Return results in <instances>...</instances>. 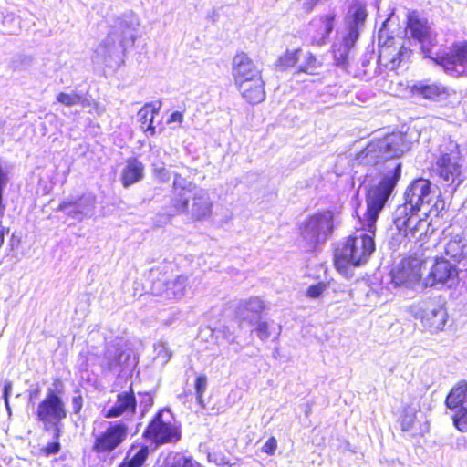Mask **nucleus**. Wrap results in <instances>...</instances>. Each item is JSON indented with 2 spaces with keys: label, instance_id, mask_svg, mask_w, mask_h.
Instances as JSON below:
<instances>
[{
  "label": "nucleus",
  "instance_id": "f257e3e1",
  "mask_svg": "<svg viewBox=\"0 0 467 467\" xmlns=\"http://www.w3.org/2000/svg\"><path fill=\"white\" fill-rule=\"evenodd\" d=\"M401 177V164L398 163L395 168L379 179L378 183L371 185L365 193L366 211L364 213L365 223L361 229L374 234L376 222L380 212L385 207L389 198L393 192Z\"/></svg>",
  "mask_w": 467,
  "mask_h": 467
},
{
  "label": "nucleus",
  "instance_id": "f03ea898",
  "mask_svg": "<svg viewBox=\"0 0 467 467\" xmlns=\"http://www.w3.org/2000/svg\"><path fill=\"white\" fill-rule=\"evenodd\" d=\"M374 250L375 243L372 236H348L334 251L335 266L341 274L348 275L350 266L357 267L366 263Z\"/></svg>",
  "mask_w": 467,
  "mask_h": 467
},
{
  "label": "nucleus",
  "instance_id": "7ed1b4c3",
  "mask_svg": "<svg viewBox=\"0 0 467 467\" xmlns=\"http://www.w3.org/2000/svg\"><path fill=\"white\" fill-rule=\"evenodd\" d=\"M408 150L405 137L400 133H391L378 142H369L358 152L355 159L363 165H375L379 162V153L387 158L400 157Z\"/></svg>",
  "mask_w": 467,
  "mask_h": 467
},
{
  "label": "nucleus",
  "instance_id": "20e7f679",
  "mask_svg": "<svg viewBox=\"0 0 467 467\" xmlns=\"http://www.w3.org/2000/svg\"><path fill=\"white\" fill-rule=\"evenodd\" d=\"M461 152L458 146L446 152H441L432 163L430 171L432 176L439 178L446 187L455 192L463 182L461 164Z\"/></svg>",
  "mask_w": 467,
  "mask_h": 467
},
{
  "label": "nucleus",
  "instance_id": "39448f33",
  "mask_svg": "<svg viewBox=\"0 0 467 467\" xmlns=\"http://www.w3.org/2000/svg\"><path fill=\"white\" fill-rule=\"evenodd\" d=\"M36 416L46 431L53 430L54 438L57 440L61 421L67 417V410L62 398L55 390H47L45 399L37 406Z\"/></svg>",
  "mask_w": 467,
  "mask_h": 467
},
{
  "label": "nucleus",
  "instance_id": "423d86ee",
  "mask_svg": "<svg viewBox=\"0 0 467 467\" xmlns=\"http://www.w3.org/2000/svg\"><path fill=\"white\" fill-rule=\"evenodd\" d=\"M143 436L159 445L178 441L181 439V431L171 411L164 409L155 415Z\"/></svg>",
  "mask_w": 467,
  "mask_h": 467
},
{
  "label": "nucleus",
  "instance_id": "0eeeda50",
  "mask_svg": "<svg viewBox=\"0 0 467 467\" xmlns=\"http://www.w3.org/2000/svg\"><path fill=\"white\" fill-rule=\"evenodd\" d=\"M136 363L131 350L126 348L121 340H117L115 343L107 345L99 365L104 373L119 376L123 372L131 371Z\"/></svg>",
  "mask_w": 467,
  "mask_h": 467
},
{
  "label": "nucleus",
  "instance_id": "6e6552de",
  "mask_svg": "<svg viewBox=\"0 0 467 467\" xmlns=\"http://www.w3.org/2000/svg\"><path fill=\"white\" fill-rule=\"evenodd\" d=\"M405 33L408 38L417 41L424 56L432 58L431 48L436 45L437 35L431 29L427 18L421 17L418 11L408 12L405 20Z\"/></svg>",
  "mask_w": 467,
  "mask_h": 467
},
{
  "label": "nucleus",
  "instance_id": "1a4fd4ad",
  "mask_svg": "<svg viewBox=\"0 0 467 467\" xmlns=\"http://www.w3.org/2000/svg\"><path fill=\"white\" fill-rule=\"evenodd\" d=\"M334 214L330 210L318 211L308 215L299 225L301 237L308 243L324 242L333 230Z\"/></svg>",
  "mask_w": 467,
  "mask_h": 467
},
{
  "label": "nucleus",
  "instance_id": "9d476101",
  "mask_svg": "<svg viewBox=\"0 0 467 467\" xmlns=\"http://www.w3.org/2000/svg\"><path fill=\"white\" fill-rule=\"evenodd\" d=\"M129 435V428L121 420L107 422L103 431L94 434L92 450L98 455L109 453L120 446Z\"/></svg>",
  "mask_w": 467,
  "mask_h": 467
},
{
  "label": "nucleus",
  "instance_id": "9b49d317",
  "mask_svg": "<svg viewBox=\"0 0 467 467\" xmlns=\"http://www.w3.org/2000/svg\"><path fill=\"white\" fill-rule=\"evenodd\" d=\"M426 259L414 255L404 257L396 269L392 271L391 281L395 286L412 288L421 279V270L425 266Z\"/></svg>",
  "mask_w": 467,
  "mask_h": 467
},
{
  "label": "nucleus",
  "instance_id": "f8f14e48",
  "mask_svg": "<svg viewBox=\"0 0 467 467\" xmlns=\"http://www.w3.org/2000/svg\"><path fill=\"white\" fill-rule=\"evenodd\" d=\"M431 59L446 71H457L467 76V41L455 42L448 52Z\"/></svg>",
  "mask_w": 467,
  "mask_h": 467
},
{
  "label": "nucleus",
  "instance_id": "ddd939ff",
  "mask_svg": "<svg viewBox=\"0 0 467 467\" xmlns=\"http://www.w3.org/2000/svg\"><path fill=\"white\" fill-rule=\"evenodd\" d=\"M415 317L420 318L423 326L431 333L443 330L448 320V313L441 297L437 302H428L424 308L415 313Z\"/></svg>",
  "mask_w": 467,
  "mask_h": 467
},
{
  "label": "nucleus",
  "instance_id": "4468645a",
  "mask_svg": "<svg viewBox=\"0 0 467 467\" xmlns=\"http://www.w3.org/2000/svg\"><path fill=\"white\" fill-rule=\"evenodd\" d=\"M457 266L443 257H436L427 275L424 285L426 287H433L438 285H445L458 276Z\"/></svg>",
  "mask_w": 467,
  "mask_h": 467
},
{
  "label": "nucleus",
  "instance_id": "2eb2a0df",
  "mask_svg": "<svg viewBox=\"0 0 467 467\" xmlns=\"http://www.w3.org/2000/svg\"><path fill=\"white\" fill-rule=\"evenodd\" d=\"M418 213L417 209L405 202L397 207L393 222L398 231L405 237L414 236L424 223L423 220L415 218Z\"/></svg>",
  "mask_w": 467,
  "mask_h": 467
},
{
  "label": "nucleus",
  "instance_id": "dca6fc26",
  "mask_svg": "<svg viewBox=\"0 0 467 467\" xmlns=\"http://www.w3.org/2000/svg\"><path fill=\"white\" fill-rule=\"evenodd\" d=\"M232 75L234 82H238L261 77L262 72L247 53L238 51L232 60Z\"/></svg>",
  "mask_w": 467,
  "mask_h": 467
},
{
  "label": "nucleus",
  "instance_id": "f3484780",
  "mask_svg": "<svg viewBox=\"0 0 467 467\" xmlns=\"http://www.w3.org/2000/svg\"><path fill=\"white\" fill-rule=\"evenodd\" d=\"M195 186L192 182L186 181L179 175L173 181V195L171 197V208L174 214L187 213L189 208L190 195Z\"/></svg>",
  "mask_w": 467,
  "mask_h": 467
},
{
  "label": "nucleus",
  "instance_id": "a211bd4d",
  "mask_svg": "<svg viewBox=\"0 0 467 467\" xmlns=\"http://www.w3.org/2000/svg\"><path fill=\"white\" fill-rule=\"evenodd\" d=\"M431 187L430 180L422 177L415 179L405 190L404 202L420 211L421 206L428 202L427 198L431 193Z\"/></svg>",
  "mask_w": 467,
  "mask_h": 467
},
{
  "label": "nucleus",
  "instance_id": "6ab92c4d",
  "mask_svg": "<svg viewBox=\"0 0 467 467\" xmlns=\"http://www.w3.org/2000/svg\"><path fill=\"white\" fill-rule=\"evenodd\" d=\"M241 96L251 105L263 102L265 99V82L262 76L234 82Z\"/></svg>",
  "mask_w": 467,
  "mask_h": 467
},
{
  "label": "nucleus",
  "instance_id": "aec40b11",
  "mask_svg": "<svg viewBox=\"0 0 467 467\" xmlns=\"http://www.w3.org/2000/svg\"><path fill=\"white\" fill-rule=\"evenodd\" d=\"M137 401L133 390H125L117 395L114 404L105 410L108 419L120 416L129 417L135 413Z\"/></svg>",
  "mask_w": 467,
  "mask_h": 467
},
{
  "label": "nucleus",
  "instance_id": "412c9836",
  "mask_svg": "<svg viewBox=\"0 0 467 467\" xmlns=\"http://www.w3.org/2000/svg\"><path fill=\"white\" fill-rule=\"evenodd\" d=\"M337 15L335 13H328L321 15L317 19L311 22V35L313 42L317 45H323L329 38L332 33Z\"/></svg>",
  "mask_w": 467,
  "mask_h": 467
},
{
  "label": "nucleus",
  "instance_id": "4be33fe9",
  "mask_svg": "<svg viewBox=\"0 0 467 467\" xmlns=\"http://www.w3.org/2000/svg\"><path fill=\"white\" fill-rule=\"evenodd\" d=\"M265 305L258 296H252L237 308L236 317L241 322H247L250 325L262 318V313Z\"/></svg>",
  "mask_w": 467,
  "mask_h": 467
},
{
  "label": "nucleus",
  "instance_id": "5701e85b",
  "mask_svg": "<svg viewBox=\"0 0 467 467\" xmlns=\"http://www.w3.org/2000/svg\"><path fill=\"white\" fill-rule=\"evenodd\" d=\"M410 93L424 99L438 101L448 95V88L437 82L420 81L410 87Z\"/></svg>",
  "mask_w": 467,
  "mask_h": 467
},
{
  "label": "nucleus",
  "instance_id": "b1692460",
  "mask_svg": "<svg viewBox=\"0 0 467 467\" xmlns=\"http://www.w3.org/2000/svg\"><path fill=\"white\" fill-rule=\"evenodd\" d=\"M144 177V165L136 157L129 158L122 169L120 180L122 186L128 188L132 184L140 182Z\"/></svg>",
  "mask_w": 467,
  "mask_h": 467
},
{
  "label": "nucleus",
  "instance_id": "393cba45",
  "mask_svg": "<svg viewBox=\"0 0 467 467\" xmlns=\"http://www.w3.org/2000/svg\"><path fill=\"white\" fill-rule=\"evenodd\" d=\"M57 101L66 107H72L77 104H81L83 107H92L98 114H101L104 111V108L99 102L91 101L77 92H59L57 95Z\"/></svg>",
  "mask_w": 467,
  "mask_h": 467
},
{
  "label": "nucleus",
  "instance_id": "a878e982",
  "mask_svg": "<svg viewBox=\"0 0 467 467\" xmlns=\"http://www.w3.org/2000/svg\"><path fill=\"white\" fill-rule=\"evenodd\" d=\"M444 253L453 262H462L467 257V240L459 234L451 236L445 245Z\"/></svg>",
  "mask_w": 467,
  "mask_h": 467
},
{
  "label": "nucleus",
  "instance_id": "bb28decb",
  "mask_svg": "<svg viewBox=\"0 0 467 467\" xmlns=\"http://www.w3.org/2000/svg\"><path fill=\"white\" fill-rule=\"evenodd\" d=\"M160 106L155 103H146L138 112L140 129L150 136L156 134V127L153 124L154 118L159 114Z\"/></svg>",
  "mask_w": 467,
  "mask_h": 467
},
{
  "label": "nucleus",
  "instance_id": "cd10ccee",
  "mask_svg": "<svg viewBox=\"0 0 467 467\" xmlns=\"http://www.w3.org/2000/svg\"><path fill=\"white\" fill-rule=\"evenodd\" d=\"M467 382L462 381L451 389L446 397L445 404L450 410L464 408L462 405L466 400Z\"/></svg>",
  "mask_w": 467,
  "mask_h": 467
},
{
  "label": "nucleus",
  "instance_id": "c85d7f7f",
  "mask_svg": "<svg viewBox=\"0 0 467 467\" xmlns=\"http://www.w3.org/2000/svg\"><path fill=\"white\" fill-rule=\"evenodd\" d=\"M212 203L204 194L194 195L192 203V216L200 221L210 216L212 213Z\"/></svg>",
  "mask_w": 467,
  "mask_h": 467
},
{
  "label": "nucleus",
  "instance_id": "c756f323",
  "mask_svg": "<svg viewBox=\"0 0 467 467\" xmlns=\"http://www.w3.org/2000/svg\"><path fill=\"white\" fill-rule=\"evenodd\" d=\"M150 454V449L142 443L132 444L127 451L124 458L143 467Z\"/></svg>",
  "mask_w": 467,
  "mask_h": 467
},
{
  "label": "nucleus",
  "instance_id": "7c9ffc66",
  "mask_svg": "<svg viewBox=\"0 0 467 467\" xmlns=\"http://www.w3.org/2000/svg\"><path fill=\"white\" fill-rule=\"evenodd\" d=\"M302 48L285 50L277 59L276 66L281 70H286L295 67L301 57Z\"/></svg>",
  "mask_w": 467,
  "mask_h": 467
},
{
  "label": "nucleus",
  "instance_id": "2f4dec72",
  "mask_svg": "<svg viewBox=\"0 0 467 467\" xmlns=\"http://www.w3.org/2000/svg\"><path fill=\"white\" fill-rule=\"evenodd\" d=\"M322 66V62L317 55L312 52H307L305 57L303 64L296 67V73H305L307 75H316L318 68Z\"/></svg>",
  "mask_w": 467,
  "mask_h": 467
},
{
  "label": "nucleus",
  "instance_id": "473e14b6",
  "mask_svg": "<svg viewBox=\"0 0 467 467\" xmlns=\"http://www.w3.org/2000/svg\"><path fill=\"white\" fill-rule=\"evenodd\" d=\"M354 11L349 16L348 26L363 27L368 16L366 5L356 0L353 3Z\"/></svg>",
  "mask_w": 467,
  "mask_h": 467
},
{
  "label": "nucleus",
  "instance_id": "72a5a7b5",
  "mask_svg": "<svg viewBox=\"0 0 467 467\" xmlns=\"http://www.w3.org/2000/svg\"><path fill=\"white\" fill-rule=\"evenodd\" d=\"M81 198H78V199H68V200H64L62 201L59 204H58V207H57V210L58 211H67V214L69 216H72V217H75L77 215H79L83 213V210L81 208V205L79 203V200Z\"/></svg>",
  "mask_w": 467,
  "mask_h": 467
},
{
  "label": "nucleus",
  "instance_id": "f704fd0d",
  "mask_svg": "<svg viewBox=\"0 0 467 467\" xmlns=\"http://www.w3.org/2000/svg\"><path fill=\"white\" fill-rule=\"evenodd\" d=\"M453 425L462 431L467 432V408H460L452 417Z\"/></svg>",
  "mask_w": 467,
  "mask_h": 467
},
{
  "label": "nucleus",
  "instance_id": "c9c22d12",
  "mask_svg": "<svg viewBox=\"0 0 467 467\" xmlns=\"http://www.w3.org/2000/svg\"><path fill=\"white\" fill-rule=\"evenodd\" d=\"M194 389L197 402L204 407L203 395L207 389V377L205 375H200L196 378Z\"/></svg>",
  "mask_w": 467,
  "mask_h": 467
},
{
  "label": "nucleus",
  "instance_id": "e433bc0d",
  "mask_svg": "<svg viewBox=\"0 0 467 467\" xmlns=\"http://www.w3.org/2000/svg\"><path fill=\"white\" fill-rule=\"evenodd\" d=\"M254 332L258 338L262 341L267 340L271 336L270 323L265 320L259 319L253 324Z\"/></svg>",
  "mask_w": 467,
  "mask_h": 467
},
{
  "label": "nucleus",
  "instance_id": "4c0bfd02",
  "mask_svg": "<svg viewBox=\"0 0 467 467\" xmlns=\"http://www.w3.org/2000/svg\"><path fill=\"white\" fill-rule=\"evenodd\" d=\"M170 467H202L199 462L192 460V458L185 457L183 455H175L173 457L171 465Z\"/></svg>",
  "mask_w": 467,
  "mask_h": 467
},
{
  "label": "nucleus",
  "instance_id": "58836bf2",
  "mask_svg": "<svg viewBox=\"0 0 467 467\" xmlns=\"http://www.w3.org/2000/svg\"><path fill=\"white\" fill-rule=\"evenodd\" d=\"M361 27L348 25V33L344 37V42L348 47H353L357 42Z\"/></svg>",
  "mask_w": 467,
  "mask_h": 467
},
{
  "label": "nucleus",
  "instance_id": "ea45409f",
  "mask_svg": "<svg viewBox=\"0 0 467 467\" xmlns=\"http://www.w3.org/2000/svg\"><path fill=\"white\" fill-rule=\"evenodd\" d=\"M156 358L159 359L162 364L169 361L171 358V352L163 343H158L155 345Z\"/></svg>",
  "mask_w": 467,
  "mask_h": 467
},
{
  "label": "nucleus",
  "instance_id": "a19ab883",
  "mask_svg": "<svg viewBox=\"0 0 467 467\" xmlns=\"http://www.w3.org/2000/svg\"><path fill=\"white\" fill-rule=\"evenodd\" d=\"M411 51L404 47H401L399 51L391 57L390 62L392 64L391 68L396 69L400 67L402 57L406 54H410Z\"/></svg>",
  "mask_w": 467,
  "mask_h": 467
},
{
  "label": "nucleus",
  "instance_id": "79ce46f5",
  "mask_svg": "<svg viewBox=\"0 0 467 467\" xmlns=\"http://www.w3.org/2000/svg\"><path fill=\"white\" fill-rule=\"evenodd\" d=\"M334 289L330 285V282L325 283V282H318L317 284H314L310 285L307 289V292H324L325 290Z\"/></svg>",
  "mask_w": 467,
  "mask_h": 467
},
{
  "label": "nucleus",
  "instance_id": "37998d69",
  "mask_svg": "<svg viewBox=\"0 0 467 467\" xmlns=\"http://www.w3.org/2000/svg\"><path fill=\"white\" fill-rule=\"evenodd\" d=\"M277 447V441L276 440L272 437L268 439V441L263 445V451L267 454H274Z\"/></svg>",
  "mask_w": 467,
  "mask_h": 467
},
{
  "label": "nucleus",
  "instance_id": "c03bdc74",
  "mask_svg": "<svg viewBox=\"0 0 467 467\" xmlns=\"http://www.w3.org/2000/svg\"><path fill=\"white\" fill-rule=\"evenodd\" d=\"M414 420H415L414 414H411V415L406 414L404 416V418L402 419V422H401L402 430L405 431H410L414 424Z\"/></svg>",
  "mask_w": 467,
  "mask_h": 467
},
{
  "label": "nucleus",
  "instance_id": "a18cd8bd",
  "mask_svg": "<svg viewBox=\"0 0 467 467\" xmlns=\"http://www.w3.org/2000/svg\"><path fill=\"white\" fill-rule=\"evenodd\" d=\"M153 174L160 181L165 182L169 180V172L165 167H159L153 169Z\"/></svg>",
  "mask_w": 467,
  "mask_h": 467
},
{
  "label": "nucleus",
  "instance_id": "49530a36",
  "mask_svg": "<svg viewBox=\"0 0 467 467\" xmlns=\"http://www.w3.org/2000/svg\"><path fill=\"white\" fill-rule=\"evenodd\" d=\"M83 406V399L80 395L74 396L72 399V410L74 413H78Z\"/></svg>",
  "mask_w": 467,
  "mask_h": 467
},
{
  "label": "nucleus",
  "instance_id": "de8ad7c7",
  "mask_svg": "<svg viewBox=\"0 0 467 467\" xmlns=\"http://www.w3.org/2000/svg\"><path fill=\"white\" fill-rule=\"evenodd\" d=\"M428 227H430V223H428ZM433 232H434V230H433V229H431V231L429 232V228H427L423 234H420L419 235L418 240H419L420 242H421V243H420V247H422V249H423V250H427V249L429 248L428 246H426V247H423V246H424V244L427 243L426 239H427V238H428L431 234H433Z\"/></svg>",
  "mask_w": 467,
  "mask_h": 467
},
{
  "label": "nucleus",
  "instance_id": "09e8293b",
  "mask_svg": "<svg viewBox=\"0 0 467 467\" xmlns=\"http://www.w3.org/2000/svg\"><path fill=\"white\" fill-rule=\"evenodd\" d=\"M183 120V114L182 112H180V111H174L172 112L169 119H168V123H171V122H178V123H182Z\"/></svg>",
  "mask_w": 467,
  "mask_h": 467
},
{
  "label": "nucleus",
  "instance_id": "8fccbe9b",
  "mask_svg": "<svg viewBox=\"0 0 467 467\" xmlns=\"http://www.w3.org/2000/svg\"><path fill=\"white\" fill-rule=\"evenodd\" d=\"M60 450V444L57 441L50 442L46 447V451L47 454H54L58 452Z\"/></svg>",
  "mask_w": 467,
  "mask_h": 467
},
{
  "label": "nucleus",
  "instance_id": "3c124183",
  "mask_svg": "<svg viewBox=\"0 0 467 467\" xmlns=\"http://www.w3.org/2000/svg\"><path fill=\"white\" fill-rule=\"evenodd\" d=\"M153 403V398L150 393H144L142 395V399L140 404L144 407V409H148Z\"/></svg>",
  "mask_w": 467,
  "mask_h": 467
},
{
  "label": "nucleus",
  "instance_id": "603ef678",
  "mask_svg": "<svg viewBox=\"0 0 467 467\" xmlns=\"http://www.w3.org/2000/svg\"><path fill=\"white\" fill-rule=\"evenodd\" d=\"M11 391H12V382L5 381V385H4V393H3L4 401H7V399H9Z\"/></svg>",
  "mask_w": 467,
  "mask_h": 467
},
{
  "label": "nucleus",
  "instance_id": "864d4df0",
  "mask_svg": "<svg viewBox=\"0 0 467 467\" xmlns=\"http://www.w3.org/2000/svg\"><path fill=\"white\" fill-rule=\"evenodd\" d=\"M322 0H306L305 3L304 9L306 12H310L314 9V7L320 3Z\"/></svg>",
  "mask_w": 467,
  "mask_h": 467
},
{
  "label": "nucleus",
  "instance_id": "5fc2aeb1",
  "mask_svg": "<svg viewBox=\"0 0 467 467\" xmlns=\"http://www.w3.org/2000/svg\"><path fill=\"white\" fill-rule=\"evenodd\" d=\"M389 47H390L387 46L386 43L379 47V58L386 57L390 55V53L389 52Z\"/></svg>",
  "mask_w": 467,
  "mask_h": 467
},
{
  "label": "nucleus",
  "instance_id": "6e6d98bb",
  "mask_svg": "<svg viewBox=\"0 0 467 467\" xmlns=\"http://www.w3.org/2000/svg\"><path fill=\"white\" fill-rule=\"evenodd\" d=\"M39 394V389H36L35 390H31L29 393V399L32 400L33 399H36L38 397Z\"/></svg>",
  "mask_w": 467,
  "mask_h": 467
},
{
  "label": "nucleus",
  "instance_id": "4d7b16f0",
  "mask_svg": "<svg viewBox=\"0 0 467 467\" xmlns=\"http://www.w3.org/2000/svg\"><path fill=\"white\" fill-rule=\"evenodd\" d=\"M348 62V57H347V55H342V57L340 58H338V62L337 63V65L339 64H347Z\"/></svg>",
  "mask_w": 467,
  "mask_h": 467
},
{
  "label": "nucleus",
  "instance_id": "13d9d810",
  "mask_svg": "<svg viewBox=\"0 0 467 467\" xmlns=\"http://www.w3.org/2000/svg\"><path fill=\"white\" fill-rule=\"evenodd\" d=\"M5 408L7 410V411L10 413V405H9V399H7V401H5Z\"/></svg>",
  "mask_w": 467,
  "mask_h": 467
},
{
  "label": "nucleus",
  "instance_id": "bf43d9fd",
  "mask_svg": "<svg viewBox=\"0 0 467 467\" xmlns=\"http://www.w3.org/2000/svg\"><path fill=\"white\" fill-rule=\"evenodd\" d=\"M312 297H317L320 294L315 293V294H308Z\"/></svg>",
  "mask_w": 467,
  "mask_h": 467
},
{
  "label": "nucleus",
  "instance_id": "052dcab7",
  "mask_svg": "<svg viewBox=\"0 0 467 467\" xmlns=\"http://www.w3.org/2000/svg\"><path fill=\"white\" fill-rule=\"evenodd\" d=\"M280 332H281V327H278L277 337L280 335Z\"/></svg>",
  "mask_w": 467,
  "mask_h": 467
},
{
  "label": "nucleus",
  "instance_id": "680f3d73",
  "mask_svg": "<svg viewBox=\"0 0 467 467\" xmlns=\"http://www.w3.org/2000/svg\"><path fill=\"white\" fill-rule=\"evenodd\" d=\"M227 339H228L230 342H234V337H231V338H229V337H228Z\"/></svg>",
  "mask_w": 467,
  "mask_h": 467
}]
</instances>
